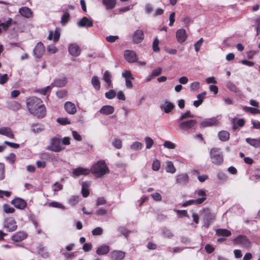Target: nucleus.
<instances>
[{
  "mask_svg": "<svg viewBox=\"0 0 260 260\" xmlns=\"http://www.w3.org/2000/svg\"><path fill=\"white\" fill-rule=\"evenodd\" d=\"M89 185L86 182H83L82 183V194L83 197L86 198L89 194V190L88 189Z\"/></svg>",
  "mask_w": 260,
  "mask_h": 260,
  "instance_id": "nucleus-33",
  "label": "nucleus"
},
{
  "mask_svg": "<svg viewBox=\"0 0 260 260\" xmlns=\"http://www.w3.org/2000/svg\"><path fill=\"white\" fill-rule=\"evenodd\" d=\"M210 158L211 162L215 165L220 166L223 162V152L219 148L213 147L210 149Z\"/></svg>",
  "mask_w": 260,
  "mask_h": 260,
  "instance_id": "nucleus-3",
  "label": "nucleus"
},
{
  "mask_svg": "<svg viewBox=\"0 0 260 260\" xmlns=\"http://www.w3.org/2000/svg\"><path fill=\"white\" fill-rule=\"evenodd\" d=\"M197 121L195 119H191L181 122L179 127L184 131H187L190 129H194V126L197 124Z\"/></svg>",
  "mask_w": 260,
  "mask_h": 260,
  "instance_id": "nucleus-6",
  "label": "nucleus"
},
{
  "mask_svg": "<svg viewBox=\"0 0 260 260\" xmlns=\"http://www.w3.org/2000/svg\"><path fill=\"white\" fill-rule=\"evenodd\" d=\"M79 201L78 196H72L69 200L70 205L73 206L77 204Z\"/></svg>",
  "mask_w": 260,
  "mask_h": 260,
  "instance_id": "nucleus-62",
  "label": "nucleus"
},
{
  "mask_svg": "<svg viewBox=\"0 0 260 260\" xmlns=\"http://www.w3.org/2000/svg\"><path fill=\"white\" fill-rule=\"evenodd\" d=\"M4 228L7 229L9 232L15 231L17 228L16 221L12 217L6 218L4 222Z\"/></svg>",
  "mask_w": 260,
  "mask_h": 260,
  "instance_id": "nucleus-5",
  "label": "nucleus"
},
{
  "mask_svg": "<svg viewBox=\"0 0 260 260\" xmlns=\"http://www.w3.org/2000/svg\"><path fill=\"white\" fill-rule=\"evenodd\" d=\"M111 75L108 71H105L103 76V79L109 87L112 86Z\"/></svg>",
  "mask_w": 260,
  "mask_h": 260,
  "instance_id": "nucleus-36",
  "label": "nucleus"
},
{
  "mask_svg": "<svg viewBox=\"0 0 260 260\" xmlns=\"http://www.w3.org/2000/svg\"><path fill=\"white\" fill-rule=\"evenodd\" d=\"M165 104V105L161 106L160 108L166 113H169L174 109V105L168 101H166Z\"/></svg>",
  "mask_w": 260,
  "mask_h": 260,
  "instance_id": "nucleus-32",
  "label": "nucleus"
},
{
  "mask_svg": "<svg viewBox=\"0 0 260 260\" xmlns=\"http://www.w3.org/2000/svg\"><path fill=\"white\" fill-rule=\"evenodd\" d=\"M195 194L197 195L198 197H202V198H206L207 194L206 191L203 189H198L195 191Z\"/></svg>",
  "mask_w": 260,
  "mask_h": 260,
  "instance_id": "nucleus-63",
  "label": "nucleus"
},
{
  "mask_svg": "<svg viewBox=\"0 0 260 260\" xmlns=\"http://www.w3.org/2000/svg\"><path fill=\"white\" fill-rule=\"evenodd\" d=\"M57 121L61 125H66L71 123L70 121L68 118H58L57 119Z\"/></svg>",
  "mask_w": 260,
  "mask_h": 260,
  "instance_id": "nucleus-53",
  "label": "nucleus"
},
{
  "mask_svg": "<svg viewBox=\"0 0 260 260\" xmlns=\"http://www.w3.org/2000/svg\"><path fill=\"white\" fill-rule=\"evenodd\" d=\"M243 109L247 113H250L253 115L260 114V110L256 108L244 106Z\"/></svg>",
  "mask_w": 260,
  "mask_h": 260,
  "instance_id": "nucleus-38",
  "label": "nucleus"
},
{
  "mask_svg": "<svg viewBox=\"0 0 260 260\" xmlns=\"http://www.w3.org/2000/svg\"><path fill=\"white\" fill-rule=\"evenodd\" d=\"M67 83V78H63L62 79H56L54 81L53 83L50 86H56L61 87L64 86Z\"/></svg>",
  "mask_w": 260,
  "mask_h": 260,
  "instance_id": "nucleus-28",
  "label": "nucleus"
},
{
  "mask_svg": "<svg viewBox=\"0 0 260 260\" xmlns=\"http://www.w3.org/2000/svg\"><path fill=\"white\" fill-rule=\"evenodd\" d=\"M38 252L41 254L43 257H47L48 256L47 252H45V247L43 245H39L37 247Z\"/></svg>",
  "mask_w": 260,
  "mask_h": 260,
  "instance_id": "nucleus-40",
  "label": "nucleus"
},
{
  "mask_svg": "<svg viewBox=\"0 0 260 260\" xmlns=\"http://www.w3.org/2000/svg\"><path fill=\"white\" fill-rule=\"evenodd\" d=\"M12 22V19L11 18H9L6 22L0 23V26L2 27L4 30H7L9 27L11 25Z\"/></svg>",
  "mask_w": 260,
  "mask_h": 260,
  "instance_id": "nucleus-45",
  "label": "nucleus"
},
{
  "mask_svg": "<svg viewBox=\"0 0 260 260\" xmlns=\"http://www.w3.org/2000/svg\"><path fill=\"white\" fill-rule=\"evenodd\" d=\"M125 252L119 250H114L111 253L112 260H122L125 256Z\"/></svg>",
  "mask_w": 260,
  "mask_h": 260,
  "instance_id": "nucleus-17",
  "label": "nucleus"
},
{
  "mask_svg": "<svg viewBox=\"0 0 260 260\" xmlns=\"http://www.w3.org/2000/svg\"><path fill=\"white\" fill-rule=\"evenodd\" d=\"M216 235L218 236L230 237L232 233L230 231L225 229H218L216 231Z\"/></svg>",
  "mask_w": 260,
  "mask_h": 260,
  "instance_id": "nucleus-29",
  "label": "nucleus"
},
{
  "mask_svg": "<svg viewBox=\"0 0 260 260\" xmlns=\"http://www.w3.org/2000/svg\"><path fill=\"white\" fill-rule=\"evenodd\" d=\"M27 235L23 232H19L12 236V240L15 242L21 241L26 238Z\"/></svg>",
  "mask_w": 260,
  "mask_h": 260,
  "instance_id": "nucleus-21",
  "label": "nucleus"
},
{
  "mask_svg": "<svg viewBox=\"0 0 260 260\" xmlns=\"http://www.w3.org/2000/svg\"><path fill=\"white\" fill-rule=\"evenodd\" d=\"M112 145L116 149H121L122 148V141L119 139H115L112 142Z\"/></svg>",
  "mask_w": 260,
  "mask_h": 260,
  "instance_id": "nucleus-47",
  "label": "nucleus"
},
{
  "mask_svg": "<svg viewBox=\"0 0 260 260\" xmlns=\"http://www.w3.org/2000/svg\"><path fill=\"white\" fill-rule=\"evenodd\" d=\"M146 143V147L147 149H150L153 145L154 142L153 140L150 137H147L145 139Z\"/></svg>",
  "mask_w": 260,
  "mask_h": 260,
  "instance_id": "nucleus-50",
  "label": "nucleus"
},
{
  "mask_svg": "<svg viewBox=\"0 0 260 260\" xmlns=\"http://www.w3.org/2000/svg\"><path fill=\"white\" fill-rule=\"evenodd\" d=\"M3 209L6 213H13L15 212V209L7 204L4 205Z\"/></svg>",
  "mask_w": 260,
  "mask_h": 260,
  "instance_id": "nucleus-46",
  "label": "nucleus"
},
{
  "mask_svg": "<svg viewBox=\"0 0 260 260\" xmlns=\"http://www.w3.org/2000/svg\"><path fill=\"white\" fill-rule=\"evenodd\" d=\"M166 171L171 173H174L176 172V169L171 161H168L167 162L166 167Z\"/></svg>",
  "mask_w": 260,
  "mask_h": 260,
  "instance_id": "nucleus-41",
  "label": "nucleus"
},
{
  "mask_svg": "<svg viewBox=\"0 0 260 260\" xmlns=\"http://www.w3.org/2000/svg\"><path fill=\"white\" fill-rule=\"evenodd\" d=\"M207 198H200L196 200H190L183 203V207H186L192 204L200 205L202 204Z\"/></svg>",
  "mask_w": 260,
  "mask_h": 260,
  "instance_id": "nucleus-18",
  "label": "nucleus"
},
{
  "mask_svg": "<svg viewBox=\"0 0 260 260\" xmlns=\"http://www.w3.org/2000/svg\"><path fill=\"white\" fill-rule=\"evenodd\" d=\"M125 59L128 62H135L138 60V57L134 51L126 50L124 51Z\"/></svg>",
  "mask_w": 260,
  "mask_h": 260,
  "instance_id": "nucleus-8",
  "label": "nucleus"
},
{
  "mask_svg": "<svg viewBox=\"0 0 260 260\" xmlns=\"http://www.w3.org/2000/svg\"><path fill=\"white\" fill-rule=\"evenodd\" d=\"M0 134L6 136L10 138L13 139L14 138V136L12 130L8 127L0 128Z\"/></svg>",
  "mask_w": 260,
  "mask_h": 260,
  "instance_id": "nucleus-24",
  "label": "nucleus"
},
{
  "mask_svg": "<svg viewBox=\"0 0 260 260\" xmlns=\"http://www.w3.org/2000/svg\"><path fill=\"white\" fill-rule=\"evenodd\" d=\"M19 13L22 16L26 18H29L32 15L31 11L27 7H22L19 10Z\"/></svg>",
  "mask_w": 260,
  "mask_h": 260,
  "instance_id": "nucleus-27",
  "label": "nucleus"
},
{
  "mask_svg": "<svg viewBox=\"0 0 260 260\" xmlns=\"http://www.w3.org/2000/svg\"><path fill=\"white\" fill-rule=\"evenodd\" d=\"M49 206L53 207V208H60V209H64L65 208L64 206H63L60 203H58L57 202H52L49 203Z\"/></svg>",
  "mask_w": 260,
  "mask_h": 260,
  "instance_id": "nucleus-52",
  "label": "nucleus"
},
{
  "mask_svg": "<svg viewBox=\"0 0 260 260\" xmlns=\"http://www.w3.org/2000/svg\"><path fill=\"white\" fill-rule=\"evenodd\" d=\"M116 92L113 89H110L105 93V96L108 99H113L116 96Z\"/></svg>",
  "mask_w": 260,
  "mask_h": 260,
  "instance_id": "nucleus-48",
  "label": "nucleus"
},
{
  "mask_svg": "<svg viewBox=\"0 0 260 260\" xmlns=\"http://www.w3.org/2000/svg\"><path fill=\"white\" fill-rule=\"evenodd\" d=\"M90 172V170L82 167H78L73 170V175L74 177H78L81 175H87Z\"/></svg>",
  "mask_w": 260,
  "mask_h": 260,
  "instance_id": "nucleus-11",
  "label": "nucleus"
},
{
  "mask_svg": "<svg viewBox=\"0 0 260 260\" xmlns=\"http://www.w3.org/2000/svg\"><path fill=\"white\" fill-rule=\"evenodd\" d=\"M226 87L231 91L234 92H237L239 90L236 86L232 82H229L226 84Z\"/></svg>",
  "mask_w": 260,
  "mask_h": 260,
  "instance_id": "nucleus-43",
  "label": "nucleus"
},
{
  "mask_svg": "<svg viewBox=\"0 0 260 260\" xmlns=\"http://www.w3.org/2000/svg\"><path fill=\"white\" fill-rule=\"evenodd\" d=\"M66 111L69 114L73 115L76 113L77 109L75 105L71 102H66L64 104Z\"/></svg>",
  "mask_w": 260,
  "mask_h": 260,
  "instance_id": "nucleus-13",
  "label": "nucleus"
},
{
  "mask_svg": "<svg viewBox=\"0 0 260 260\" xmlns=\"http://www.w3.org/2000/svg\"><path fill=\"white\" fill-rule=\"evenodd\" d=\"M52 89L51 86H47V87L41 88V89H37L34 90L35 92L40 93L42 95L49 96V94L51 92Z\"/></svg>",
  "mask_w": 260,
  "mask_h": 260,
  "instance_id": "nucleus-26",
  "label": "nucleus"
},
{
  "mask_svg": "<svg viewBox=\"0 0 260 260\" xmlns=\"http://www.w3.org/2000/svg\"><path fill=\"white\" fill-rule=\"evenodd\" d=\"M110 251V247L107 245H102L99 247L96 250V253L99 255H106Z\"/></svg>",
  "mask_w": 260,
  "mask_h": 260,
  "instance_id": "nucleus-20",
  "label": "nucleus"
},
{
  "mask_svg": "<svg viewBox=\"0 0 260 260\" xmlns=\"http://www.w3.org/2000/svg\"><path fill=\"white\" fill-rule=\"evenodd\" d=\"M176 39L179 43L184 42L187 39V36L184 29H179L176 32Z\"/></svg>",
  "mask_w": 260,
  "mask_h": 260,
  "instance_id": "nucleus-10",
  "label": "nucleus"
},
{
  "mask_svg": "<svg viewBox=\"0 0 260 260\" xmlns=\"http://www.w3.org/2000/svg\"><path fill=\"white\" fill-rule=\"evenodd\" d=\"M102 3L106 9L110 10L115 7L116 2V0H102Z\"/></svg>",
  "mask_w": 260,
  "mask_h": 260,
  "instance_id": "nucleus-31",
  "label": "nucleus"
},
{
  "mask_svg": "<svg viewBox=\"0 0 260 260\" xmlns=\"http://www.w3.org/2000/svg\"><path fill=\"white\" fill-rule=\"evenodd\" d=\"M21 105L16 101L10 102L8 103V108L13 111H17L21 108Z\"/></svg>",
  "mask_w": 260,
  "mask_h": 260,
  "instance_id": "nucleus-34",
  "label": "nucleus"
},
{
  "mask_svg": "<svg viewBox=\"0 0 260 260\" xmlns=\"http://www.w3.org/2000/svg\"><path fill=\"white\" fill-rule=\"evenodd\" d=\"M118 231L123 235L125 236V237H127V235L129 234L130 231H129L126 228L123 226H120L118 229Z\"/></svg>",
  "mask_w": 260,
  "mask_h": 260,
  "instance_id": "nucleus-61",
  "label": "nucleus"
},
{
  "mask_svg": "<svg viewBox=\"0 0 260 260\" xmlns=\"http://www.w3.org/2000/svg\"><path fill=\"white\" fill-rule=\"evenodd\" d=\"M218 124V121L214 118L205 119L200 123L201 127H205L217 125Z\"/></svg>",
  "mask_w": 260,
  "mask_h": 260,
  "instance_id": "nucleus-12",
  "label": "nucleus"
},
{
  "mask_svg": "<svg viewBox=\"0 0 260 260\" xmlns=\"http://www.w3.org/2000/svg\"><path fill=\"white\" fill-rule=\"evenodd\" d=\"M162 233L164 237L167 238H171L173 236L171 231L167 228H164L162 230Z\"/></svg>",
  "mask_w": 260,
  "mask_h": 260,
  "instance_id": "nucleus-49",
  "label": "nucleus"
},
{
  "mask_svg": "<svg viewBox=\"0 0 260 260\" xmlns=\"http://www.w3.org/2000/svg\"><path fill=\"white\" fill-rule=\"evenodd\" d=\"M114 111V108L113 106L110 105H105L102 107L100 112L102 114L110 115Z\"/></svg>",
  "mask_w": 260,
  "mask_h": 260,
  "instance_id": "nucleus-22",
  "label": "nucleus"
},
{
  "mask_svg": "<svg viewBox=\"0 0 260 260\" xmlns=\"http://www.w3.org/2000/svg\"><path fill=\"white\" fill-rule=\"evenodd\" d=\"M159 42L157 38H156L154 40L152 44V49L154 52H158L160 51V48L158 46Z\"/></svg>",
  "mask_w": 260,
  "mask_h": 260,
  "instance_id": "nucleus-42",
  "label": "nucleus"
},
{
  "mask_svg": "<svg viewBox=\"0 0 260 260\" xmlns=\"http://www.w3.org/2000/svg\"><path fill=\"white\" fill-rule=\"evenodd\" d=\"M204 40L202 38L200 39L194 45L195 50L197 52H199L202 45Z\"/></svg>",
  "mask_w": 260,
  "mask_h": 260,
  "instance_id": "nucleus-55",
  "label": "nucleus"
},
{
  "mask_svg": "<svg viewBox=\"0 0 260 260\" xmlns=\"http://www.w3.org/2000/svg\"><path fill=\"white\" fill-rule=\"evenodd\" d=\"M160 164L158 159H156L153 160L152 167L153 170L155 171H158L160 168Z\"/></svg>",
  "mask_w": 260,
  "mask_h": 260,
  "instance_id": "nucleus-57",
  "label": "nucleus"
},
{
  "mask_svg": "<svg viewBox=\"0 0 260 260\" xmlns=\"http://www.w3.org/2000/svg\"><path fill=\"white\" fill-rule=\"evenodd\" d=\"M93 21L92 19H88L86 17H83L78 22V26L80 27H91L93 26Z\"/></svg>",
  "mask_w": 260,
  "mask_h": 260,
  "instance_id": "nucleus-15",
  "label": "nucleus"
},
{
  "mask_svg": "<svg viewBox=\"0 0 260 260\" xmlns=\"http://www.w3.org/2000/svg\"><path fill=\"white\" fill-rule=\"evenodd\" d=\"M235 243L241 244L243 245H247L249 243V241L247 237L244 235H239L233 240Z\"/></svg>",
  "mask_w": 260,
  "mask_h": 260,
  "instance_id": "nucleus-19",
  "label": "nucleus"
},
{
  "mask_svg": "<svg viewBox=\"0 0 260 260\" xmlns=\"http://www.w3.org/2000/svg\"><path fill=\"white\" fill-rule=\"evenodd\" d=\"M142 146L143 145L141 143L135 142L131 146V148L134 150H138L142 149Z\"/></svg>",
  "mask_w": 260,
  "mask_h": 260,
  "instance_id": "nucleus-51",
  "label": "nucleus"
},
{
  "mask_svg": "<svg viewBox=\"0 0 260 260\" xmlns=\"http://www.w3.org/2000/svg\"><path fill=\"white\" fill-rule=\"evenodd\" d=\"M218 137L220 140L222 142H225L230 139V133L228 131H222L218 133Z\"/></svg>",
  "mask_w": 260,
  "mask_h": 260,
  "instance_id": "nucleus-30",
  "label": "nucleus"
},
{
  "mask_svg": "<svg viewBox=\"0 0 260 260\" xmlns=\"http://www.w3.org/2000/svg\"><path fill=\"white\" fill-rule=\"evenodd\" d=\"M46 114V107L41 99L34 96V116L43 118Z\"/></svg>",
  "mask_w": 260,
  "mask_h": 260,
  "instance_id": "nucleus-1",
  "label": "nucleus"
},
{
  "mask_svg": "<svg viewBox=\"0 0 260 260\" xmlns=\"http://www.w3.org/2000/svg\"><path fill=\"white\" fill-rule=\"evenodd\" d=\"M189 177L186 173L181 174L176 176V182L180 185H186L189 183Z\"/></svg>",
  "mask_w": 260,
  "mask_h": 260,
  "instance_id": "nucleus-7",
  "label": "nucleus"
},
{
  "mask_svg": "<svg viewBox=\"0 0 260 260\" xmlns=\"http://www.w3.org/2000/svg\"><path fill=\"white\" fill-rule=\"evenodd\" d=\"M164 146L165 147L169 149H175L176 147V145L175 144L168 141H166L164 142Z\"/></svg>",
  "mask_w": 260,
  "mask_h": 260,
  "instance_id": "nucleus-64",
  "label": "nucleus"
},
{
  "mask_svg": "<svg viewBox=\"0 0 260 260\" xmlns=\"http://www.w3.org/2000/svg\"><path fill=\"white\" fill-rule=\"evenodd\" d=\"M61 140L59 138H53L51 139L49 145L47 146V149L55 152H59L64 149L61 144Z\"/></svg>",
  "mask_w": 260,
  "mask_h": 260,
  "instance_id": "nucleus-4",
  "label": "nucleus"
},
{
  "mask_svg": "<svg viewBox=\"0 0 260 260\" xmlns=\"http://www.w3.org/2000/svg\"><path fill=\"white\" fill-rule=\"evenodd\" d=\"M193 116L191 114L189 111H187L184 114H182L180 117L179 120H182L183 119L188 118H192Z\"/></svg>",
  "mask_w": 260,
  "mask_h": 260,
  "instance_id": "nucleus-56",
  "label": "nucleus"
},
{
  "mask_svg": "<svg viewBox=\"0 0 260 260\" xmlns=\"http://www.w3.org/2000/svg\"><path fill=\"white\" fill-rule=\"evenodd\" d=\"M162 69L160 67H158L155 69H154L150 75V77H154L159 75L161 73Z\"/></svg>",
  "mask_w": 260,
  "mask_h": 260,
  "instance_id": "nucleus-54",
  "label": "nucleus"
},
{
  "mask_svg": "<svg viewBox=\"0 0 260 260\" xmlns=\"http://www.w3.org/2000/svg\"><path fill=\"white\" fill-rule=\"evenodd\" d=\"M26 106L30 114H32V99L31 98L26 100Z\"/></svg>",
  "mask_w": 260,
  "mask_h": 260,
  "instance_id": "nucleus-44",
  "label": "nucleus"
},
{
  "mask_svg": "<svg viewBox=\"0 0 260 260\" xmlns=\"http://www.w3.org/2000/svg\"><path fill=\"white\" fill-rule=\"evenodd\" d=\"M56 94L58 98L62 99L67 95V91L64 89H61L57 91Z\"/></svg>",
  "mask_w": 260,
  "mask_h": 260,
  "instance_id": "nucleus-59",
  "label": "nucleus"
},
{
  "mask_svg": "<svg viewBox=\"0 0 260 260\" xmlns=\"http://www.w3.org/2000/svg\"><path fill=\"white\" fill-rule=\"evenodd\" d=\"M246 142L255 148L259 147V138L256 139L248 138L246 139Z\"/></svg>",
  "mask_w": 260,
  "mask_h": 260,
  "instance_id": "nucleus-37",
  "label": "nucleus"
},
{
  "mask_svg": "<svg viewBox=\"0 0 260 260\" xmlns=\"http://www.w3.org/2000/svg\"><path fill=\"white\" fill-rule=\"evenodd\" d=\"M133 41L135 44H139L141 43L144 39V35L143 31L142 30L137 29L133 34Z\"/></svg>",
  "mask_w": 260,
  "mask_h": 260,
  "instance_id": "nucleus-9",
  "label": "nucleus"
},
{
  "mask_svg": "<svg viewBox=\"0 0 260 260\" xmlns=\"http://www.w3.org/2000/svg\"><path fill=\"white\" fill-rule=\"evenodd\" d=\"M45 52V47L43 44L41 42L38 43L34 49V54L37 58L41 57Z\"/></svg>",
  "mask_w": 260,
  "mask_h": 260,
  "instance_id": "nucleus-14",
  "label": "nucleus"
},
{
  "mask_svg": "<svg viewBox=\"0 0 260 260\" xmlns=\"http://www.w3.org/2000/svg\"><path fill=\"white\" fill-rule=\"evenodd\" d=\"M11 204L13 205L16 208L20 209H24L26 203L25 201L20 198H16L11 201Z\"/></svg>",
  "mask_w": 260,
  "mask_h": 260,
  "instance_id": "nucleus-16",
  "label": "nucleus"
},
{
  "mask_svg": "<svg viewBox=\"0 0 260 260\" xmlns=\"http://www.w3.org/2000/svg\"><path fill=\"white\" fill-rule=\"evenodd\" d=\"M122 76L123 77H124L125 80L127 79H131L132 80L134 79V78L132 76V74L131 72L130 71H128V70H125L124 71L122 74Z\"/></svg>",
  "mask_w": 260,
  "mask_h": 260,
  "instance_id": "nucleus-58",
  "label": "nucleus"
},
{
  "mask_svg": "<svg viewBox=\"0 0 260 260\" xmlns=\"http://www.w3.org/2000/svg\"><path fill=\"white\" fill-rule=\"evenodd\" d=\"M70 19V13L67 11H66L61 17V21H60L61 24L62 25L66 24L69 21Z\"/></svg>",
  "mask_w": 260,
  "mask_h": 260,
  "instance_id": "nucleus-39",
  "label": "nucleus"
},
{
  "mask_svg": "<svg viewBox=\"0 0 260 260\" xmlns=\"http://www.w3.org/2000/svg\"><path fill=\"white\" fill-rule=\"evenodd\" d=\"M204 217L206 220V224L208 226L215 219V215L208 210V212L205 213Z\"/></svg>",
  "mask_w": 260,
  "mask_h": 260,
  "instance_id": "nucleus-25",
  "label": "nucleus"
},
{
  "mask_svg": "<svg viewBox=\"0 0 260 260\" xmlns=\"http://www.w3.org/2000/svg\"><path fill=\"white\" fill-rule=\"evenodd\" d=\"M91 171L96 177H102L109 173V169L104 160H100L93 165Z\"/></svg>",
  "mask_w": 260,
  "mask_h": 260,
  "instance_id": "nucleus-2",
  "label": "nucleus"
},
{
  "mask_svg": "<svg viewBox=\"0 0 260 260\" xmlns=\"http://www.w3.org/2000/svg\"><path fill=\"white\" fill-rule=\"evenodd\" d=\"M103 230L100 227H97L92 231V234L93 236L101 235L103 234Z\"/></svg>",
  "mask_w": 260,
  "mask_h": 260,
  "instance_id": "nucleus-60",
  "label": "nucleus"
},
{
  "mask_svg": "<svg viewBox=\"0 0 260 260\" xmlns=\"http://www.w3.org/2000/svg\"><path fill=\"white\" fill-rule=\"evenodd\" d=\"M69 51L72 55L78 56L80 54L81 50L79 46L71 45L69 48Z\"/></svg>",
  "mask_w": 260,
  "mask_h": 260,
  "instance_id": "nucleus-23",
  "label": "nucleus"
},
{
  "mask_svg": "<svg viewBox=\"0 0 260 260\" xmlns=\"http://www.w3.org/2000/svg\"><path fill=\"white\" fill-rule=\"evenodd\" d=\"M91 84L94 89L96 90H99L101 88V83L99 78L96 76H94L91 79Z\"/></svg>",
  "mask_w": 260,
  "mask_h": 260,
  "instance_id": "nucleus-35",
  "label": "nucleus"
}]
</instances>
